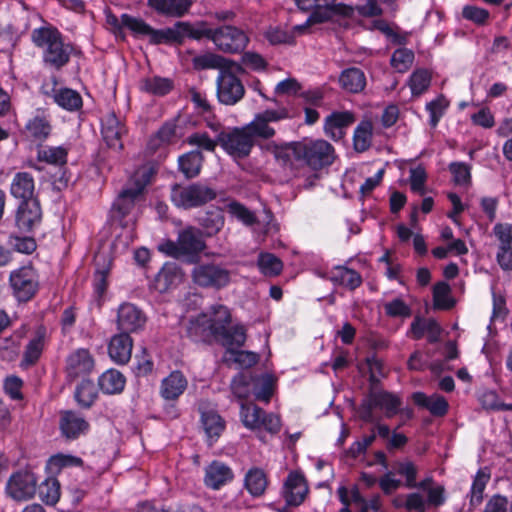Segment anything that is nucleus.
<instances>
[{
    "label": "nucleus",
    "mask_w": 512,
    "mask_h": 512,
    "mask_svg": "<svg viewBox=\"0 0 512 512\" xmlns=\"http://www.w3.org/2000/svg\"><path fill=\"white\" fill-rule=\"evenodd\" d=\"M31 41L42 51L43 66L53 71L63 69L76 52L73 43L66 41L59 29L51 24L33 29Z\"/></svg>",
    "instance_id": "f257e3e1"
},
{
    "label": "nucleus",
    "mask_w": 512,
    "mask_h": 512,
    "mask_svg": "<svg viewBox=\"0 0 512 512\" xmlns=\"http://www.w3.org/2000/svg\"><path fill=\"white\" fill-rule=\"evenodd\" d=\"M155 174L156 169L151 164H143L133 172L113 202L111 213L115 220L124 225L125 219L134 214L137 202L142 200Z\"/></svg>",
    "instance_id": "f03ea898"
},
{
    "label": "nucleus",
    "mask_w": 512,
    "mask_h": 512,
    "mask_svg": "<svg viewBox=\"0 0 512 512\" xmlns=\"http://www.w3.org/2000/svg\"><path fill=\"white\" fill-rule=\"evenodd\" d=\"M205 247L202 232L198 228L188 226L178 233L176 241H162L158 245V250L176 259L187 258L193 261Z\"/></svg>",
    "instance_id": "7ed1b4c3"
},
{
    "label": "nucleus",
    "mask_w": 512,
    "mask_h": 512,
    "mask_svg": "<svg viewBox=\"0 0 512 512\" xmlns=\"http://www.w3.org/2000/svg\"><path fill=\"white\" fill-rule=\"evenodd\" d=\"M244 72L241 64L225 60L217 77V97L220 103L235 105L244 96L245 89L237 74Z\"/></svg>",
    "instance_id": "20e7f679"
},
{
    "label": "nucleus",
    "mask_w": 512,
    "mask_h": 512,
    "mask_svg": "<svg viewBox=\"0 0 512 512\" xmlns=\"http://www.w3.org/2000/svg\"><path fill=\"white\" fill-rule=\"evenodd\" d=\"M402 406L401 398L386 390L370 391L368 395L361 401L359 405V417L366 423H374L377 421L374 411H383L386 418L396 416Z\"/></svg>",
    "instance_id": "39448f33"
},
{
    "label": "nucleus",
    "mask_w": 512,
    "mask_h": 512,
    "mask_svg": "<svg viewBox=\"0 0 512 512\" xmlns=\"http://www.w3.org/2000/svg\"><path fill=\"white\" fill-rule=\"evenodd\" d=\"M297 162H302L314 171L329 167L335 160L334 147L323 139L298 141Z\"/></svg>",
    "instance_id": "423d86ee"
},
{
    "label": "nucleus",
    "mask_w": 512,
    "mask_h": 512,
    "mask_svg": "<svg viewBox=\"0 0 512 512\" xmlns=\"http://www.w3.org/2000/svg\"><path fill=\"white\" fill-rule=\"evenodd\" d=\"M8 280L12 296L19 303L29 302L40 289V277L31 262L12 270Z\"/></svg>",
    "instance_id": "0eeeda50"
},
{
    "label": "nucleus",
    "mask_w": 512,
    "mask_h": 512,
    "mask_svg": "<svg viewBox=\"0 0 512 512\" xmlns=\"http://www.w3.org/2000/svg\"><path fill=\"white\" fill-rule=\"evenodd\" d=\"M216 191L208 185L195 182L188 185L175 184L171 188L170 199L179 208L192 209L214 200Z\"/></svg>",
    "instance_id": "6e6552de"
},
{
    "label": "nucleus",
    "mask_w": 512,
    "mask_h": 512,
    "mask_svg": "<svg viewBox=\"0 0 512 512\" xmlns=\"http://www.w3.org/2000/svg\"><path fill=\"white\" fill-rule=\"evenodd\" d=\"M192 281L201 288L220 290L229 285L231 273L221 264L198 263L191 271Z\"/></svg>",
    "instance_id": "1a4fd4ad"
},
{
    "label": "nucleus",
    "mask_w": 512,
    "mask_h": 512,
    "mask_svg": "<svg viewBox=\"0 0 512 512\" xmlns=\"http://www.w3.org/2000/svg\"><path fill=\"white\" fill-rule=\"evenodd\" d=\"M297 6L305 11L312 10V13L303 24L293 27L294 34H304L310 24L323 23L332 19L333 15L339 12L340 8L335 5V0H295Z\"/></svg>",
    "instance_id": "9d476101"
},
{
    "label": "nucleus",
    "mask_w": 512,
    "mask_h": 512,
    "mask_svg": "<svg viewBox=\"0 0 512 512\" xmlns=\"http://www.w3.org/2000/svg\"><path fill=\"white\" fill-rule=\"evenodd\" d=\"M218 142L223 150L234 159H244L249 156L255 141L245 126L234 128L229 132H221Z\"/></svg>",
    "instance_id": "9b49d317"
},
{
    "label": "nucleus",
    "mask_w": 512,
    "mask_h": 512,
    "mask_svg": "<svg viewBox=\"0 0 512 512\" xmlns=\"http://www.w3.org/2000/svg\"><path fill=\"white\" fill-rule=\"evenodd\" d=\"M290 117L289 111L285 107L278 109H267L260 113H257L253 120L246 124L245 127L252 135V138L270 139L274 137L276 131L271 126V123H275Z\"/></svg>",
    "instance_id": "f8f14e48"
},
{
    "label": "nucleus",
    "mask_w": 512,
    "mask_h": 512,
    "mask_svg": "<svg viewBox=\"0 0 512 512\" xmlns=\"http://www.w3.org/2000/svg\"><path fill=\"white\" fill-rule=\"evenodd\" d=\"M212 42L220 51L236 54L246 48L249 38L242 29L231 25H223L214 28Z\"/></svg>",
    "instance_id": "ddd939ff"
},
{
    "label": "nucleus",
    "mask_w": 512,
    "mask_h": 512,
    "mask_svg": "<svg viewBox=\"0 0 512 512\" xmlns=\"http://www.w3.org/2000/svg\"><path fill=\"white\" fill-rule=\"evenodd\" d=\"M5 491L15 501L29 500L37 491V478L29 470L16 471L9 477Z\"/></svg>",
    "instance_id": "4468645a"
},
{
    "label": "nucleus",
    "mask_w": 512,
    "mask_h": 512,
    "mask_svg": "<svg viewBox=\"0 0 512 512\" xmlns=\"http://www.w3.org/2000/svg\"><path fill=\"white\" fill-rule=\"evenodd\" d=\"M43 211L40 199L20 201L15 210V225L22 233H32L42 223Z\"/></svg>",
    "instance_id": "2eb2a0df"
},
{
    "label": "nucleus",
    "mask_w": 512,
    "mask_h": 512,
    "mask_svg": "<svg viewBox=\"0 0 512 512\" xmlns=\"http://www.w3.org/2000/svg\"><path fill=\"white\" fill-rule=\"evenodd\" d=\"M122 24L135 37H148L149 42L153 45L171 43V39H173V32L168 30V28L154 29L143 19L127 13L122 14Z\"/></svg>",
    "instance_id": "dca6fc26"
},
{
    "label": "nucleus",
    "mask_w": 512,
    "mask_h": 512,
    "mask_svg": "<svg viewBox=\"0 0 512 512\" xmlns=\"http://www.w3.org/2000/svg\"><path fill=\"white\" fill-rule=\"evenodd\" d=\"M146 314L135 304L122 303L117 310V327L121 333H136L145 328Z\"/></svg>",
    "instance_id": "f3484780"
},
{
    "label": "nucleus",
    "mask_w": 512,
    "mask_h": 512,
    "mask_svg": "<svg viewBox=\"0 0 512 512\" xmlns=\"http://www.w3.org/2000/svg\"><path fill=\"white\" fill-rule=\"evenodd\" d=\"M308 494V485L305 477L297 471H291L281 490L287 506L297 507L301 505Z\"/></svg>",
    "instance_id": "a211bd4d"
},
{
    "label": "nucleus",
    "mask_w": 512,
    "mask_h": 512,
    "mask_svg": "<svg viewBox=\"0 0 512 512\" xmlns=\"http://www.w3.org/2000/svg\"><path fill=\"white\" fill-rule=\"evenodd\" d=\"M9 193L17 202L39 198L36 192L34 175L28 171L13 173L9 185Z\"/></svg>",
    "instance_id": "6ab92c4d"
},
{
    "label": "nucleus",
    "mask_w": 512,
    "mask_h": 512,
    "mask_svg": "<svg viewBox=\"0 0 512 512\" xmlns=\"http://www.w3.org/2000/svg\"><path fill=\"white\" fill-rule=\"evenodd\" d=\"M127 132L125 125L114 112L107 113L101 120V133L106 145L116 151L123 149L122 137Z\"/></svg>",
    "instance_id": "aec40b11"
},
{
    "label": "nucleus",
    "mask_w": 512,
    "mask_h": 512,
    "mask_svg": "<svg viewBox=\"0 0 512 512\" xmlns=\"http://www.w3.org/2000/svg\"><path fill=\"white\" fill-rule=\"evenodd\" d=\"M90 425L79 413L71 410L63 411L59 420L61 435L67 440H75L88 433Z\"/></svg>",
    "instance_id": "412c9836"
},
{
    "label": "nucleus",
    "mask_w": 512,
    "mask_h": 512,
    "mask_svg": "<svg viewBox=\"0 0 512 512\" xmlns=\"http://www.w3.org/2000/svg\"><path fill=\"white\" fill-rule=\"evenodd\" d=\"M94 368V359L87 349L79 348L66 359V373L70 380L88 375Z\"/></svg>",
    "instance_id": "4be33fe9"
},
{
    "label": "nucleus",
    "mask_w": 512,
    "mask_h": 512,
    "mask_svg": "<svg viewBox=\"0 0 512 512\" xmlns=\"http://www.w3.org/2000/svg\"><path fill=\"white\" fill-rule=\"evenodd\" d=\"M47 342V328L44 325H39L33 337L29 340L25 346L23 356L20 362V367L27 369L34 366L40 359L45 345Z\"/></svg>",
    "instance_id": "5701e85b"
},
{
    "label": "nucleus",
    "mask_w": 512,
    "mask_h": 512,
    "mask_svg": "<svg viewBox=\"0 0 512 512\" xmlns=\"http://www.w3.org/2000/svg\"><path fill=\"white\" fill-rule=\"evenodd\" d=\"M137 87L143 94L161 98L173 91L175 83L172 78L149 74L138 81Z\"/></svg>",
    "instance_id": "b1692460"
},
{
    "label": "nucleus",
    "mask_w": 512,
    "mask_h": 512,
    "mask_svg": "<svg viewBox=\"0 0 512 512\" xmlns=\"http://www.w3.org/2000/svg\"><path fill=\"white\" fill-rule=\"evenodd\" d=\"M233 478V470L221 461L214 460L205 468L204 484L210 489L219 490Z\"/></svg>",
    "instance_id": "393cba45"
},
{
    "label": "nucleus",
    "mask_w": 512,
    "mask_h": 512,
    "mask_svg": "<svg viewBox=\"0 0 512 512\" xmlns=\"http://www.w3.org/2000/svg\"><path fill=\"white\" fill-rule=\"evenodd\" d=\"M353 122L354 116L351 112H333L325 118L324 131L328 137L338 141L344 137L346 128Z\"/></svg>",
    "instance_id": "a878e982"
},
{
    "label": "nucleus",
    "mask_w": 512,
    "mask_h": 512,
    "mask_svg": "<svg viewBox=\"0 0 512 512\" xmlns=\"http://www.w3.org/2000/svg\"><path fill=\"white\" fill-rule=\"evenodd\" d=\"M188 381L185 375L179 371H172L161 381L160 395L164 400L175 401L187 389Z\"/></svg>",
    "instance_id": "bb28decb"
},
{
    "label": "nucleus",
    "mask_w": 512,
    "mask_h": 512,
    "mask_svg": "<svg viewBox=\"0 0 512 512\" xmlns=\"http://www.w3.org/2000/svg\"><path fill=\"white\" fill-rule=\"evenodd\" d=\"M148 6L166 17H182L192 6V0H147Z\"/></svg>",
    "instance_id": "cd10ccee"
},
{
    "label": "nucleus",
    "mask_w": 512,
    "mask_h": 512,
    "mask_svg": "<svg viewBox=\"0 0 512 512\" xmlns=\"http://www.w3.org/2000/svg\"><path fill=\"white\" fill-rule=\"evenodd\" d=\"M133 340L127 333L114 335L108 346L110 358L118 364H126L132 354Z\"/></svg>",
    "instance_id": "c85d7f7f"
},
{
    "label": "nucleus",
    "mask_w": 512,
    "mask_h": 512,
    "mask_svg": "<svg viewBox=\"0 0 512 512\" xmlns=\"http://www.w3.org/2000/svg\"><path fill=\"white\" fill-rule=\"evenodd\" d=\"M491 478V472L488 467L478 469L473 477L472 484L466 498L469 500V509L474 510L484 499V491Z\"/></svg>",
    "instance_id": "c756f323"
},
{
    "label": "nucleus",
    "mask_w": 512,
    "mask_h": 512,
    "mask_svg": "<svg viewBox=\"0 0 512 512\" xmlns=\"http://www.w3.org/2000/svg\"><path fill=\"white\" fill-rule=\"evenodd\" d=\"M69 147L66 145L51 146L45 145L37 149L36 159L57 168H63L67 165Z\"/></svg>",
    "instance_id": "7c9ffc66"
},
{
    "label": "nucleus",
    "mask_w": 512,
    "mask_h": 512,
    "mask_svg": "<svg viewBox=\"0 0 512 512\" xmlns=\"http://www.w3.org/2000/svg\"><path fill=\"white\" fill-rule=\"evenodd\" d=\"M329 280L336 286L354 291L362 284V276L359 272L347 266H336L329 272Z\"/></svg>",
    "instance_id": "2f4dec72"
},
{
    "label": "nucleus",
    "mask_w": 512,
    "mask_h": 512,
    "mask_svg": "<svg viewBox=\"0 0 512 512\" xmlns=\"http://www.w3.org/2000/svg\"><path fill=\"white\" fill-rule=\"evenodd\" d=\"M187 336L194 342H207L212 337H218L208 319V314L202 313L189 321Z\"/></svg>",
    "instance_id": "473e14b6"
},
{
    "label": "nucleus",
    "mask_w": 512,
    "mask_h": 512,
    "mask_svg": "<svg viewBox=\"0 0 512 512\" xmlns=\"http://www.w3.org/2000/svg\"><path fill=\"white\" fill-rule=\"evenodd\" d=\"M201 423L209 445L214 444L226 428L225 420L215 410L203 411Z\"/></svg>",
    "instance_id": "72a5a7b5"
},
{
    "label": "nucleus",
    "mask_w": 512,
    "mask_h": 512,
    "mask_svg": "<svg viewBox=\"0 0 512 512\" xmlns=\"http://www.w3.org/2000/svg\"><path fill=\"white\" fill-rule=\"evenodd\" d=\"M168 30L173 32V39H171V43H180L184 37H189L196 40L207 38L212 41V34L214 32V29L212 28L195 27L186 22H178L174 27L168 28Z\"/></svg>",
    "instance_id": "f704fd0d"
},
{
    "label": "nucleus",
    "mask_w": 512,
    "mask_h": 512,
    "mask_svg": "<svg viewBox=\"0 0 512 512\" xmlns=\"http://www.w3.org/2000/svg\"><path fill=\"white\" fill-rule=\"evenodd\" d=\"M340 87L349 93H360L366 86V76L357 67L344 69L339 76Z\"/></svg>",
    "instance_id": "c9c22d12"
},
{
    "label": "nucleus",
    "mask_w": 512,
    "mask_h": 512,
    "mask_svg": "<svg viewBox=\"0 0 512 512\" xmlns=\"http://www.w3.org/2000/svg\"><path fill=\"white\" fill-rule=\"evenodd\" d=\"M413 400L415 404L426 408L433 416L442 417L448 411L447 400L439 394L427 396L422 392H416L413 394Z\"/></svg>",
    "instance_id": "e433bc0d"
},
{
    "label": "nucleus",
    "mask_w": 512,
    "mask_h": 512,
    "mask_svg": "<svg viewBox=\"0 0 512 512\" xmlns=\"http://www.w3.org/2000/svg\"><path fill=\"white\" fill-rule=\"evenodd\" d=\"M268 486V478L263 469L259 467L250 468L244 477V487L252 497H261Z\"/></svg>",
    "instance_id": "4c0bfd02"
},
{
    "label": "nucleus",
    "mask_w": 512,
    "mask_h": 512,
    "mask_svg": "<svg viewBox=\"0 0 512 512\" xmlns=\"http://www.w3.org/2000/svg\"><path fill=\"white\" fill-rule=\"evenodd\" d=\"M82 466V458L72 454L57 453L48 458L45 470L48 475L56 477L64 468Z\"/></svg>",
    "instance_id": "58836bf2"
},
{
    "label": "nucleus",
    "mask_w": 512,
    "mask_h": 512,
    "mask_svg": "<svg viewBox=\"0 0 512 512\" xmlns=\"http://www.w3.org/2000/svg\"><path fill=\"white\" fill-rule=\"evenodd\" d=\"M125 376L116 369H109L102 373L98 379V385L105 394L121 393L125 387Z\"/></svg>",
    "instance_id": "ea45409f"
},
{
    "label": "nucleus",
    "mask_w": 512,
    "mask_h": 512,
    "mask_svg": "<svg viewBox=\"0 0 512 512\" xmlns=\"http://www.w3.org/2000/svg\"><path fill=\"white\" fill-rule=\"evenodd\" d=\"M297 146L298 142H291L282 145L271 142L264 148L270 152L281 165L292 166L293 162L297 161Z\"/></svg>",
    "instance_id": "a19ab883"
},
{
    "label": "nucleus",
    "mask_w": 512,
    "mask_h": 512,
    "mask_svg": "<svg viewBox=\"0 0 512 512\" xmlns=\"http://www.w3.org/2000/svg\"><path fill=\"white\" fill-rule=\"evenodd\" d=\"M52 97L58 106L67 111H78L83 105L81 95L70 88L54 89Z\"/></svg>",
    "instance_id": "79ce46f5"
},
{
    "label": "nucleus",
    "mask_w": 512,
    "mask_h": 512,
    "mask_svg": "<svg viewBox=\"0 0 512 512\" xmlns=\"http://www.w3.org/2000/svg\"><path fill=\"white\" fill-rule=\"evenodd\" d=\"M384 313L388 318L404 321L412 316L413 310L402 296L394 297L383 303Z\"/></svg>",
    "instance_id": "37998d69"
},
{
    "label": "nucleus",
    "mask_w": 512,
    "mask_h": 512,
    "mask_svg": "<svg viewBox=\"0 0 512 512\" xmlns=\"http://www.w3.org/2000/svg\"><path fill=\"white\" fill-rule=\"evenodd\" d=\"M203 162L201 151H190L178 159L179 169L186 178H194L199 175Z\"/></svg>",
    "instance_id": "c03bdc74"
},
{
    "label": "nucleus",
    "mask_w": 512,
    "mask_h": 512,
    "mask_svg": "<svg viewBox=\"0 0 512 512\" xmlns=\"http://www.w3.org/2000/svg\"><path fill=\"white\" fill-rule=\"evenodd\" d=\"M222 340V345L226 348L228 353L235 351L233 347H241L246 341V329L243 325H235L228 329H224L223 333L217 334Z\"/></svg>",
    "instance_id": "a18cd8bd"
},
{
    "label": "nucleus",
    "mask_w": 512,
    "mask_h": 512,
    "mask_svg": "<svg viewBox=\"0 0 512 512\" xmlns=\"http://www.w3.org/2000/svg\"><path fill=\"white\" fill-rule=\"evenodd\" d=\"M351 502L354 505L355 512H384L382 499L379 494L366 499L355 489L351 493Z\"/></svg>",
    "instance_id": "49530a36"
},
{
    "label": "nucleus",
    "mask_w": 512,
    "mask_h": 512,
    "mask_svg": "<svg viewBox=\"0 0 512 512\" xmlns=\"http://www.w3.org/2000/svg\"><path fill=\"white\" fill-rule=\"evenodd\" d=\"M25 129L28 135L34 140L43 141L47 139L51 133V124L46 116L36 115L28 120Z\"/></svg>",
    "instance_id": "de8ad7c7"
},
{
    "label": "nucleus",
    "mask_w": 512,
    "mask_h": 512,
    "mask_svg": "<svg viewBox=\"0 0 512 512\" xmlns=\"http://www.w3.org/2000/svg\"><path fill=\"white\" fill-rule=\"evenodd\" d=\"M199 223L205 230L207 236L217 234L224 226L225 218L219 208L208 210L199 218Z\"/></svg>",
    "instance_id": "09e8293b"
},
{
    "label": "nucleus",
    "mask_w": 512,
    "mask_h": 512,
    "mask_svg": "<svg viewBox=\"0 0 512 512\" xmlns=\"http://www.w3.org/2000/svg\"><path fill=\"white\" fill-rule=\"evenodd\" d=\"M260 272L266 277L278 276L283 270L282 260L269 252H261L257 259Z\"/></svg>",
    "instance_id": "8fccbe9b"
},
{
    "label": "nucleus",
    "mask_w": 512,
    "mask_h": 512,
    "mask_svg": "<svg viewBox=\"0 0 512 512\" xmlns=\"http://www.w3.org/2000/svg\"><path fill=\"white\" fill-rule=\"evenodd\" d=\"M39 498L47 505H55L60 498V483L55 476L48 477L38 487Z\"/></svg>",
    "instance_id": "3c124183"
},
{
    "label": "nucleus",
    "mask_w": 512,
    "mask_h": 512,
    "mask_svg": "<svg viewBox=\"0 0 512 512\" xmlns=\"http://www.w3.org/2000/svg\"><path fill=\"white\" fill-rule=\"evenodd\" d=\"M373 125L370 121H361L355 128L353 146L357 152L368 150L372 143Z\"/></svg>",
    "instance_id": "603ef678"
},
{
    "label": "nucleus",
    "mask_w": 512,
    "mask_h": 512,
    "mask_svg": "<svg viewBox=\"0 0 512 512\" xmlns=\"http://www.w3.org/2000/svg\"><path fill=\"white\" fill-rule=\"evenodd\" d=\"M264 414V410L255 404L244 403L240 404V419L243 425L250 429H260L261 416Z\"/></svg>",
    "instance_id": "864d4df0"
},
{
    "label": "nucleus",
    "mask_w": 512,
    "mask_h": 512,
    "mask_svg": "<svg viewBox=\"0 0 512 512\" xmlns=\"http://www.w3.org/2000/svg\"><path fill=\"white\" fill-rule=\"evenodd\" d=\"M97 398V389L91 380L83 379L75 389V400L82 408H89Z\"/></svg>",
    "instance_id": "5fc2aeb1"
},
{
    "label": "nucleus",
    "mask_w": 512,
    "mask_h": 512,
    "mask_svg": "<svg viewBox=\"0 0 512 512\" xmlns=\"http://www.w3.org/2000/svg\"><path fill=\"white\" fill-rule=\"evenodd\" d=\"M209 322L214 328V333H223L224 329L231 322V315L228 308L224 305L217 304L211 307V313L208 315Z\"/></svg>",
    "instance_id": "6e6d98bb"
},
{
    "label": "nucleus",
    "mask_w": 512,
    "mask_h": 512,
    "mask_svg": "<svg viewBox=\"0 0 512 512\" xmlns=\"http://www.w3.org/2000/svg\"><path fill=\"white\" fill-rule=\"evenodd\" d=\"M451 288L444 281L437 282L433 287V305L435 309L448 310L454 306Z\"/></svg>",
    "instance_id": "4d7b16f0"
},
{
    "label": "nucleus",
    "mask_w": 512,
    "mask_h": 512,
    "mask_svg": "<svg viewBox=\"0 0 512 512\" xmlns=\"http://www.w3.org/2000/svg\"><path fill=\"white\" fill-rule=\"evenodd\" d=\"M431 84V74L426 69H417L409 77L408 85L412 96H420L428 90Z\"/></svg>",
    "instance_id": "13d9d810"
},
{
    "label": "nucleus",
    "mask_w": 512,
    "mask_h": 512,
    "mask_svg": "<svg viewBox=\"0 0 512 512\" xmlns=\"http://www.w3.org/2000/svg\"><path fill=\"white\" fill-rule=\"evenodd\" d=\"M179 279L177 270L172 265H165L157 273L154 279V287L160 292L167 291Z\"/></svg>",
    "instance_id": "bf43d9fd"
},
{
    "label": "nucleus",
    "mask_w": 512,
    "mask_h": 512,
    "mask_svg": "<svg viewBox=\"0 0 512 512\" xmlns=\"http://www.w3.org/2000/svg\"><path fill=\"white\" fill-rule=\"evenodd\" d=\"M448 106L449 102L443 95H439L426 104V110L429 113V125L432 128L438 125Z\"/></svg>",
    "instance_id": "052dcab7"
},
{
    "label": "nucleus",
    "mask_w": 512,
    "mask_h": 512,
    "mask_svg": "<svg viewBox=\"0 0 512 512\" xmlns=\"http://www.w3.org/2000/svg\"><path fill=\"white\" fill-rule=\"evenodd\" d=\"M396 473L405 478V486L413 489L416 485V479L418 474V467L416 464L409 460L397 461L394 465Z\"/></svg>",
    "instance_id": "680f3d73"
},
{
    "label": "nucleus",
    "mask_w": 512,
    "mask_h": 512,
    "mask_svg": "<svg viewBox=\"0 0 512 512\" xmlns=\"http://www.w3.org/2000/svg\"><path fill=\"white\" fill-rule=\"evenodd\" d=\"M176 133V125L171 122L164 123L158 131L151 137L149 147L157 149L160 146L167 145L172 142Z\"/></svg>",
    "instance_id": "e2e57ef3"
},
{
    "label": "nucleus",
    "mask_w": 512,
    "mask_h": 512,
    "mask_svg": "<svg viewBox=\"0 0 512 512\" xmlns=\"http://www.w3.org/2000/svg\"><path fill=\"white\" fill-rule=\"evenodd\" d=\"M19 39L18 29L13 24H0V51H11L17 45Z\"/></svg>",
    "instance_id": "0e129e2a"
},
{
    "label": "nucleus",
    "mask_w": 512,
    "mask_h": 512,
    "mask_svg": "<svg viewBox=\"0 0 512 512\" xmlns=\"http://www.w3.org/2000/svg\"><path fill=\"white\" fill-rule=\"evenodd\" d=\"M414 61V53L408 48L396 49L391 57L392 67L400 73H404L410 69Z\"/></svg>",
    "instance_id": "69168bd1"
},
{
    "label": "nucleus",
    "mask_w": 512,
    "mask_h": 512,
    "mask_svg": "<svg viewBox=\"0 0 512 512\" xmlns=\"http://www.w3.org/2000/svg\"><path fill=\"white\" fill-rule=\"evenodd\" d=\"M228 213L246 226L257 222L255 214L237 201H231L226 206Z\"/></svg>",
    "instance_id": "338daca9"
},
{
    "label": "nucleus",
    "mask_w": 512,
    "mask_h": 512,
    "mask_svg": "<svg viewBox=\"0 0 512 512\" xmlns=\"http://www.w3.org/2000/svg\"><path fill=\"white\" fill-rule=\"evenodd\" d=\"M252 376L239 373L233 377L231 382V390L235 397L239 400L247 399L251 394Z\"/></svg>",
    "instance_id": "774afa93"
}]
</instances>
